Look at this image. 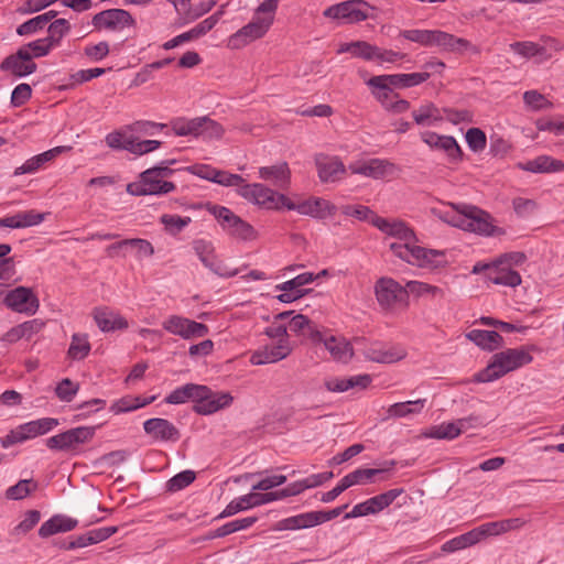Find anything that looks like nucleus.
I'll return each instance as SVG.
<instances>
[{"instance_id":"nucleus-1","label":"nucleus","mask_w":564,"mask_h":564,"mask_svg":"<svg viewBox=\"0 0 564 564\" xmlns=\"http://www.w3.org/2000/svg\"><path fill=\"white\" fill-rule=\"evenodd\" d=\"M194 402L193 410L197 414L209 415L226 409L234 402V397L225 391H212L207 386L186 383L174 389L166 398L169 404Z\"/></svg>"},{"instance_id":"nucleus-2","label":"nucleus","mask_w":564,"mask_h":564,"mask_svg":"<svg viewBox=\"0 0 564 564\" xmlns=\"http://www.w3.org/2000/svg\"><path fill=\"white\" fill-rule=\"evenodd\" d=\"M442 219L453 227L486 237L506 234L503 228L494 224L490 214L473 205H462L459 209L447 212Z\"/></svg>"},{"instance_id":"nucleus-3","label":"nucleus","mask_w":564,"mask_h":564,"mask_svg":"<svg viewBox=\"0 0 564 564\" xmlns=\"http://www.w3.org/2000/svg\"><path fill=\"white\" fill-rule=\"evenodd\" d=\"M174 162V160L162 161L158 165L143 171L138 182L130 183L127 186L128 193L134 196H143L164 195L174 192L176 185L167 181L174 173V170L170 167V164Z\"/></svg>"},{"instance_id":"nucleus-4","label":"nucleus","mask_w":564,"mask_h":564,"mask_svg":"<svg viewBox=\"0 0 564 564\" xmlns=\"http://www.w3.org/2000/svg\"><path fill=\"white\" fill-rule=\"evenodd\" d=\"M533 360L527 347L508 348L495 354L485 369L475 376L477 382H492Z\"/></svg>"},{"instance_id":"nucleus-5","label":"nucleus","mask_w":564,"mask_h":564,"mask_svg":"<svg viewBox=\"0 0 564 564\" xmlns=\"http://www.w3.org/2000/svg\"><path fill=\"white\" fill-rule=\"evenodd\" d=\"M358 351L369 361L378 364H394L406 357V350L399 344H388L383 341H370L365 338H355L354 340Z\"/></svg>"},{"instance_id":"nucleus-6","label":"nucleus","mask_w":564,"mask_h":564,"mask_svg":"<svg viewBox=\"0 0 564 564\" xmlns=\"http://www.w3.org/2000/svg\"><path fill=\"white\" fill-rule=\"evenodd\" d=\"M208 212L230 237L245 241L256 239L257 232L254 228L229 208L220 205H210L208 206Z\"/></svg>"},{"instance_id":"nucleus-7","label":"nucleus","mask_w":564,"mask_h":564,"mask_svg":"<svg viewBox=\"0 0 564 564\" xmlns=\"http://www.w3.org/2000/svg\"><path fill=\"white\" fill-rule=\"evenodd\" d=\"M373 292L379 306L384 311H393L399 306H406L409 292L394 279L389 276L379 278Z\"/></svg>"},{"instance_id":"nucleus-8","label":"nucleus","mask_w":564,"mask_h":564,"mask_svg":"<svg viewBox=\"0 0 564 564\" xmlns=\"http://www.w3.org/2000/svg\"><path fill=\"white\" fill-rule=\"evenodd\" d=\"M239 196L251 204L267 209H280L286 207L288 197L267 187L261 183L245 184L237 189Z\"/></svg>"},{"instance_id":"nucleus-9","label":"nucleus","mask_w":564,"mask_h":564,"mask_svg":"<svg viewBox=\"0 0 564 564\" xmlns=\"http://www.w3.org/2000/svg\"><path fill=\"white\" fill-rule=\"evenodd\" d=\"M509 47L514 54L525 59L534 58L535 63L542 64L552 57L553 52L562 50L563 45L555 39L543 37L542 43L520 41L511 43Z\"/></svg>"},{"instance_id":"nucleus-10","label":"nucleus","mask_w":564,"mask_h":564,"mask_svg":"<svg viewBox=\"0 0 564 564\" xmlns=\"http://www.w3.org/2000/svg\"><path fill=\"white\" fill-rule=\"evenodd\" d=\"M371 7L362 0H347L328 7L324 10L325 18L337 20L340 23L352 24L365 21L369 17Z\"/></svg>"},{"instance_id":"nucleus-11","label":"nucleus","mask_w":564,"mask_h":564,"mask_svg":"<svg viewBox=\"0 0 564 564\" xmlns=\"http://www.w3.org/2000/svg\"><path fill=\"white\" fill-rule=\"evenodd\" d=\"M106 144L113 150H124L134 155H143L159 149L162 144L158 140H140L138 135L124 132H110L106 135Z\"/></svg>"},{"instance_id":"nucleus-12","label":"nucleus","mask_w":564,"mask_h":564,"mask_svg":"<svg viewBox=\"0 0 564 564\" xmlns=\"http://www.w3.org/2000/svg\"><path fill=\"white\" fill-rule=\"evenodd\" d=\"M273 22L272 17L254 15L253 19L228 39V47L240 50L251 42L261 39L270 29Z\"/></svg>"},{"instance_id":"nucleus-13","label":"nucleus","mask_w":564,"mask_h":564,"mask_svg":"<svg viewBox=\"0 0 564 564\" xmlns=\"http://www.w3.org/2000/svg\"><path fill=\"white\" fill-rule=\"evenodd\" d=\"M193 250L205 268L214 274L221 278H232L239 273L238 269L229 268L224 261L219 260L215 252L212 241L205 239H195L192 242Z\"/></svg>"},{"instance_id":"nucleus-14","label":"nucleus","mask_w":564,"mask_h":564,"mask_svg":"<svg viewBox=\"0 0 564 564\" xmlns=\"http://www.w3.org/2000/svg\"><path fill=\"white\" fill-rule=\"evenodd\" d=\"M95 435V427L79 426L56 434L46 440V446L57 451H73L78 445L87 443Z\"/></svg>"},{"instance_id":"nucleus-15","label":"nucleus","mask_w":564,"mask_h":564,"mask_svg":"<svg viewBox=\"0 0 564 564\" xmlns=\"http://www.w3.org/2000/svg\"><path fill=\"white\" fill-rule=\"evenodd\" d=\"M162 326L170 334L180 336L186 340L205 337L209 332L207 325L180 315L169 316L163 322Z\"/></svg>"},{"instance_id":"nucleus-16","label":"nucleus","mask_w":564,"mask_h":564,"mask_svg":"<svg viewBox=\"0 0 564 564\" xmlns=\"http://www.w3.org/2000/svg\"><path fill=\"white\" fill-rule=\"evenodd\" d=\"M286 209L296 210L299 214L310 216L317 219H324L336 214V206L330 202L321 197H311L299 204L288 198Z\"/></svg>"},{"instance_id":"nucleus-17","label":"nucleus","mask_w":564,"mask_h":564,"mask_svg":"<svg viewBox=\"0 0 564 564\" xmlns=\"http://www.w3.org/2000/svg\"><path fill=\"white\" fill-rule=\"evenodd\" d=\"M4 304L14 312L33 315L39 308V300L31 289L18 286L4 297Z\"/></svg>"},{"instance_id":"nucleus-18","label":"nucleus","mask_w":564,"mask_h":564,"mask_svg":"<svg viewBox=\"0 0 564 564\" xmlns=\"http://www.w3.org/2000/svg\"><path fill=\"white\" fill-rule=\"evenodd\" d=\"M93 25L96 29L122 30L134 24L132 15L123 9H108L94 15Z\"/></svg>"},{"instance_id":"nucleus-19","label":"nucleus","mask_w":564,"mask_h":564,"mask_svg":"<svg viewBox=\"0 0 564 564\" xmlns=\"http://www.w3.org/2000/svg\"><path fill=\"white\" fill-rule=\"evenodd\" d=\"M348 169L352 174L378 180L392 174L395 165L386 159H369L354 162L349 164Z\"/></svg>"},{"instance_id":"nucleus-20","label":"nucleus","mask_w":564,"mask_h":564,"mask_svg":"<svg viewBox=\"0 0 564 564\" xmlns=\"http://www.w3.org/2000/svg\"><path fill=\"white\" fill-rule=\"evenodd\" d=\"M0 69L14 77H25L36 70V64L30 59L26 48H19L1 62Z\"/></svg>"},{"instance_id":"nucleus-21","label":"nucleus","mask_w":564,"mask_h":564,"mask_svg":"<svg viewBox=\"0 0 564 564\" xmlns=\"http://www.w3.org/2000/svg\"><path fill=\"white\" fill-rule=\"evenodd\" d=\"M143 430L155 442H177L181 437L178 429L169 420L152 417L143 423Z\"/></svg>"},{"instance_id":"nucleus-22","label":"nucleus","mask_w":564,"mask_h":564,"mask_svg":"<svg viewBox=\"0 0 564 564\" xmlns=\"http://www.w3.org/2000/svg\"><path fill=\"white\" fill-rule=\"evenodd\" d=\"M267 505V499L264 492H256L251 491L247 495L240 496L232 501H230L226 508L217 516L216 519H224L240 511H246L254 507H260Z\"/></svg>"},{"instance_id":"nucleus-23","label":"nucleus","mask_w":564,"mask_h":564,"mask_svg":"<svg viewBox=\"0 0 564 564\" xmlns=\"http://www.w3.org/2000/svg\"><path fill=\"white\" fill-rule=\"evenodd\" d=\"M318 177L323 183L336 182L345 174L344 163L336 156L318 154L315 158Z\"/></svg>"},{"instance_id":"nucleus-24","label":"nucleus","mask_w":564,"mask_h":564,"mask_svg":"<svg viewBox=\"0 0 564 564\" xmlns=\"http://www.w3.org/2000/svg\"><path fill=\"white\" fill-rule=\"evenodd\" d=\"M370 223L383 234L400 239L402 243L412 242L415 238L413 230L403 221L373 216Z\"/></svg>"},{"instance_id":"nucleus-25","label":"nucleus","mask_w":564,"mask_h":564,"mask_svg":"<svg viewBox=\"0 0 564 564\" xmlns=\"http://www.w3.org/2000/svg\"><path fill=\"white\" fill-rule=\"evenodd\" d=\"M291 352L289 340L278 341L274 345L264 346L251 355L252 365L273 364L286 358Z\"/></svg>"},{"instance_id":"nucleus-26","label":"nucleus","mask_w":564,"mask_h":564,"mask_svg":"<svg viewBox=\"0 0 564 564\" xmlns=\"http://www.w3.org/2000/svg\"><path fill=\"white\" fill-rule=\"evenodd\" d=\"M93 316L99 329L105 333L128 327L127 319L109 307H96Z\"/></svg>"},{"instance_id":"nucleus-27","label":"nucleus","mask_w":564,"mask_h":564,"mask_svg":"<svg viewBox=\"0 0 564 564\" xmlns=\"http://www.w3.org/2000/svg\"><path fill=\"white\" fill-rule=\"evenodd\" d=\"M68 148L66 147H55L51 150H47L41 154L34 155L28 159L21 166H18L13 175H22V174H33L42 169L46 163L53 161L58 154L66 151Z\"/></svg>"},{"instance_id":"nucleus-28","label":"nucleus","mask_w":564,"mask_h":564,"mask_svg":"<svg viewBox=\"0 0 564 564\" xmlns=\"http://www.w3.org/2000/svg\"><path fill=\"white\" fill-rule=\"evenodd\" d=\"M259 177L263 181L271 182L278 188L286 189L290 185L291 171L288 163L282 162L275 165L260 167Z\"/></svg>"},{"instance_id":"nucleus-29","label":"nucleus","mask_w":564,"mask_h":564,"mask_svg":"<svg viewBox=\"0 0 564 564\" xmlns=\"http://www.w3.org/2000/svg\"><path fill=\"white\" fill-rule=\"evenodd\" d=\"M486 281L509 288H516L521 284L522 279L518 271L503 267L494 261V269L485 274Z\"/></svg>"},{"instance_id":"nucleus-30","label":"nucleus","mask_w":564,"mask_h":564,"mask_svg":"<svg viewBox=\"0 0 564 564\" xmlns=\"http://www.w3.org/2000/svg\"><path fill=\"white\" fill-rule=\"evenodd\" d=\"M518 167L532 173L562 172L564 171V162L549 155H540L524 163H518Z\"/></svg>"},{"instance_id":"nucleus-31","label":"nucleus","mask_w":564,"mask_h":564,"mask_svg":"<svg viewBox=\"0 0 564 564\" xmlns=\"http://www.w3.org/2000/svg\"><path fill=\"white\" fill-rule=\"evenodd\" d=\"M395 465V460H386L378 468H358L350 473L354 485L372 484L377 476L383 480L386 479L384 475L391 471Z\"/></svg>"},{"instance_id":"nucleus-32","label":"nucleus","mask_w":564,"mask_h":564,"mask_svg":"<svg viewBox=\"0 0 564 564\" xmlns=\"http://www.w3.org/2000/svg\"><path fill=\"white\" fill-rule=\"evenodd\" d=\"M77 524L78 521L74 518L65 514H55L41 525L39 535L41 538H48L56 533L68 532L75 529Z\"/></svg>"},{"instance_id":"nucleus-33","label":"nucleus","mask_w":564,"mask_h":564,"mask_svg":"<svg viewBox=\"0 0 564 564\" xmlns=\"http://www.w3.org/2000/svg\"><path fill=\"white\" fill-rule=\"evenodd\" d=\"M384 75L372 76L368 79L367 85L372 89L373 97L387 109L394 98H398V94L393 91V86L388 84L384 79Z\"/></svg>"},{"instance_id":"nucleus-34","label":"nucleus","mask_w":564,"mask_h":564,"mask_svg":"<svg viewBox=\"0 0 564 564\" xmlns=\"http://www.w3.org/2000/svg\"><path fill=\"white\" fill-rule=\"evenodd\" d=\"M466 337L485 350H496L503 345L502 336L495 330L471 329Z\"/></svg>"},{"instance_id":"nucleus-35","label":"nucleus","mask_w":564,"mask_h":564,"mask_svg":"<svg viewBox=\"0 0 564 564\" xmlns=\"http://www.w3.org/2000/svg\"><path fill=\"white\" fill-rule=\"evenodd\" d=\"M390 249L393 254L412 265L421 264L424 254L426 253V248L413 245L411 242L408 243H398L393 242L390 245Z\"/></svg>"},{"instance_id":"nucleus-36","label":"nucleus","mask_w":564,"mask_h":564,"mask_svg":"<svg viewBox=\"0 0 564 564\" xmlns=\"http://www.w3.org/2000/svg\"><path fill=\"white\" fill-rule=\"evenodd\" d=\"M325 348L329 351L330 356L341 362H348L352 355L354 349L351 345L345 339L335 336H329L324 340Z\"/></svg>"},{"instance_id":"nucleus-37","label":"nucleus","mask_w":564,"mask_h":564,"mask_svg":"<svg viewBox=\"0 0 564 564\" xmlns=\"http://www.w3.org/2000/svg\"><path fill=\"white\" fill-rule=\"evenodd\" d=\"M57 17V12L50 10L43 14L36 15L17 28V34L20 36H28L43 30L52 20Z\"/></svg>"},{"instance_id":"nucleus-38","label":"nucleus","mask_w":564,"mask_h":564,"mask_svg":"<svg viewBox=\"0 0 564 564\" xmlns=\"http://www.w3.org/2000/svg\"><path fill=\"white\" fill-rule=\"evenodd\" d=\"M384 76L383 80H388V84L392 85L393 88H410L426 82L431 74L429 72H420L410 74H389Z\"/></svg>"},{"instance_id":"nucleus-39","label":"nucleus","mask_w":564,"mask_h":564,"mask_svg":"<svg viewBox=\"0 0 564 564\" xmlns=\"http://www.w3.org/2000/svg\"><path fill=\"white\" fill-rule=\"evenodd\" d=\"M41 328V324L37 321H28L10 328L2 337L1 340L8 344H13L22 338L30 339Z\"/></svg>"},{"instance_id":"nucleus-40","label":"nucleus","mask_w":564,"mask_h":564,"mask_svg":"<svg viewBox=\"0 0 564 564\" xmlns=\"http://www.w3.org/2000/svg\"><path fill=\"white\" fill-rule=\"evenodd\" d=\"M434 46H438L448 52L460 53L469 48L471 44L465 39L457 37L444 31L436 30Z\"/></svg>"},{"instance_id":"nucleus-41","label":"nucleus","mask_w":564,"mask_h":564,"mask_svg":"<svg viewBox=\"0 0 564 564\" xmlns=\"http://www.w3.org/2000/svg\"><path fill=\"white\" fill-rule=\"evenodd\" d=\"M164 128H166L165 123L150 120H137L119 130H115L113 132H124L127 134H134L140 138L141 135H154Z\"/></svg>"},{"instance_id":"nucleus-42","label":"nucleus","mask_w":564,"mask_h":564,"mask_svg":"<svg viewBox=\"0 0 564 564\" xmlns=\"http://www.w3.org/2000/svg\"><path fill=\"white\" fill-rule=\"evenodd\" d=\"M212 22L213 21H208V22L200 21L198 24H196L191 30H188L182 34H178L175 37H173L172 40L165 42L163 44V48L172 50V48L180 46L181 44H183L185 42H189L192 40H196V39L205 35L207 32H209V25L212 24Z\"/></svg>"},{"instance_id":"nucleus-43","label":"nucleus","mask_w":564,"mask_h":564,"mask_svg":"<svg viewBox=\"0 0 564 564\" xmlns=\"http://www.w3.org/2000/svg\"><path fill=\"white\" fill-rule=\"evenodd\" d=\"M350 53L354 57H359L366 61H375L377 46L371 45L365 41H356L345 43L338 48V53Z\"/></svg>"},{"instance_id":"nucleus-44","label":"nucleus","mask_w":564,"mask_h":564,"mask_svg":"<svg viewBox=\"0 0 564 564\" xmlns=\"http://www.w3.org/2000/svg\"><path fill=\"white\" fill-rule=\"evenodd\" d=\"M257 517H247L227 522L208 534V539L224 538L231 533L246 530L257 522Z\"/></svg>"},{"instance_id":"nucleus-45","label":"nucleus","mask_w":564,"mask_h":564,"mask_svg":"<svg viewBox=\"0 0 564 564\" xmlns=\"http://www.w3.org/2000/svg\"><path fill=\"white\" fill-rule=\"evenodd\" d=\"M413 120L419 126H432L436 121L443 120L440 109L432 102L422 105L412 112Z\"/></svg>"},{"instance_id":"nucleus-46","label":"nucleus","mask_w":564,"mask_h":564,"mask_svg":"<svg viewBox=\"0 0 564 564\" xmlns=\"http://www.w3.org/2000/svg\"><path fill=\"white\" fill-rule=\"evenodd\" d=\"M202 117H196L192 119L187 118H176L171 121V127L173 132L178 137H199Z\"/></svg>"},{"instance_id":"nucleus-47","label":"nucleus","mask_w":564,"mask_h":564,"mask_svg":"<svg viewBox=\"0 0 564 564\" xmlns=\"http://www.w3.org/2000/svg\"><path fill=\"white\" fill-rule=\"evenodd\" d=\"M155 400V397L142 399L140 397L126 395L117 400L110 408L115 414L124 413L143 408Z\"/></svg>"},{"instance_id":"nucleus-48","label":"nucleus","mask_w":564,"mask_h":564,"mask_svg":"<svg viewBox=\"0 0 564 564\" xmlns=\"http://www.w3.org/2000/svg\"><path fill=\"white\" fill-rule=\"evenodd\" d=\"M425 402V399L398 402L389 406L388 414L392 417H404L412 414H419L423 410Z\"/></svg>"},{"instance_id":"nucleus-49","label":"nucleus","mask_w":564,"mask_h":564,"mask_svg":"<svg viewBox=\"0 0 564 564\" xmlns=\"http://www.w3.org/2000/svg\"><path fill=\"white\" fill-rule=\"evenodd\" d=\"M70 31V23L66 19H54L47 28L45 39L55 48L59 46L63 37Z\"/></svg>"},{"instance_id":"nucleus-50","label":"nucleus","mask_w":564,"mask_h":564,"mask_svg":"<svg viewBox=\"0 0 564 564\" xmlns=\"http://www.w3.org/2000/svg\"><path fill=\"white\" fill-rule=\"evenodd\" d=\"M315 527L313 511L285 518L278 523L279 530H299Z\"/></svg>"},{"instance_id":"nucleus-51","label":"nucleus","mask_w":564,"mask_h":564,"mask_svg":"<svg viewBox=\"0 0 564 564\" xmlns=\"http://www.w3.org/2000/svg\"><path fill=\"white\" fill-rule=\"evenodd\" d=\"M478 543L475 530H470L464 534L455 536L448 541H446L442 545V551L445 553H453L456 551L464 550L466 547L473 546Z\"/></svg>"},{"instance_id":"nucleus-52","label":"nucleus","mask_w":564,"mask_h":564,"mask_svg":"<svg viewBox=\"0 0 564 564\" xmlns=\"http://www.w3.org/2000/svg\"><path fill=\"white\" fill-rule=\"evenodd\" d=\"M160 223L164 226L166 234L177 236L192 223V218L174 214H163L160 217Z\"/></svg>"},{"instance_id":"nucleus-53","label":"nucleus","mask_w":564,"mask_h":564,"mask_svg":"<svg viewBox=\"0 0 564 564\" xmlns=\"http://www.w3.org/2000/svg\"><path fill=\"white\" fill-rule=\"evenodd\" d=\"M460 435L459 427L456 420L452 422H443L438 425L432 426L426 433L427 437L436 440H454Z\"/></svg>"},{"instance_id":"nucleus-54","label":"nucleus","mask_w":564,"mask_h":564,"mask_svg":"<svg viewBox=\"0 0 564 564\" xmlns=\"http://www.w3.org/2000/svg\"><path fill=\"white\" fill-rule=\"evenodd\" d=\"M315 280L316 276L313 273L304 272L289 281L276 285V289L280 291H294L295 293L302 294V296H304L307 293V290H303L302 286L310 284Z\"/></svg>"},{"instance_id":"nucleus-55","label":"nucleus","mask_w":564,"mask_h":564,"mask_svg":"<svg viewBox=\"0 0 564 564\" xmlns=\"http://www.w3.org/2000/svg\"><path fill=\"white\" fill-rule=\"evenodd\" d=\"M90 351L88 336L85 334H74L68 348V356L74 360L84 359Z\"/></svg>"},{"instance_id":"nucleus-56","label":"nucleus","mask_w":564,"mask_h":564,"mask_svg":"<svg viewBox=\"0 0 564 564\" xmlns=\"http://www.w3.org/2000/svg\"><path fill=\"white\" fill-rule=\"evenodd\" d=\"M437 140L436 150L443 151L453 162L462 160L463 151L454 137L440 134V139Z\"/></svg>"},{"instance_id":"nucleus-57","label":"nucleus","mask_w":564,"mask_h":564,"mask_svg":"<svg viewBox=\"0 0 564 564\" xmlns=\"http://www.w3.org/2000/svg\"><path fill=\"white\" fill-rule=\"evenodd\" d=\"M402 492L403 489L394 488L383 494L377 495L372 498H369L367 500L373 513H378L382 511L384 508L389 507Z\"/></svg>"},{"instance_id":"nucleus-58","label":"nucleus","mask_w":564,"mask_h":564,"mask_svg":"<svg viewBox=\"0 0 564 564\" xmlns=\"http://www.w3.org/2000/svg\"><path fill=\"white\" fill-rule=\"evenodd\" d=\"M436 30H404L400 33L402 37L423 46H434Z\"/></svg>"},{"instance_id":"nucleus-59","label":"nucleus","mask_w":564,"mask_h":564,"mask_svg":"<svg viewBox=\"0 0 564 564\" xmlns=\"http://www.w3.org/2000/svg\"><path fill=\"white\" fill-rule=\"evenodd\" d=\"M37 484L32 479H22L6 491V497L11 500H20L25 498L31 491L35 490Z\"/></svg>"},{"instance_id":"nucleus-60","label":"nucleus","mask_w":564,"mask_h":564,"mask_svg":"<svg viewBox=\"0 0 564 564\" xmlns=\"http://www.w3.org/2000/svg\"><path fill=\"white\" fill-rule=\"evenodd\" d=\"M196 478V475L193 470H183L175 476H173L167 482H166V489L170 492H176L180 491L187 486H189Z\"/></svg>"},{"instance_id":"nucleus-61","label":"nucleus","mask_w":564,"mask_h":564,"mask_svg":"<svg viewBox=\"0 0 564 564\" xmlns=\"http://www.w3.org/2000/svg\"><path fill=\"white\" fill-rule=\"evenodd\" d=\"M20 48H26L30 59L40 58L50 54V52L54 48L45 37L37 39L28 43L26 45L21 46Z\"/></svg>"},{"instance_id":"nucleus-62","label":"nucleus","mask_w":564,"mask_h":564,"mask_svg":"<svg viewBox=\"0 0 564 564\" xmlns=\"http://www.w3.org/2000/svg\"><path fill=\"white\" fill-rule=\"evenodd\" d=\"M224 134L223 127L207 116L202 117L199 137L204 139H219Z\"/></svg>"},{"instance_id":"nucleus-63","label":"nucleus","mask_w":564,"mask_h":564,"mask_svg":"<svg viewBox=\"0 0 564 564\" xmlns=\"http://www.w3.org/2000/svg\"><path fill=\"white\" fill-rule=\"evenodd\" d=\"M78 389V383H75L70 379L65 378L57 384L55 393L61 401L70 402L77 394Z\"/></svg>"},{"instance_id":"nucleus-64","label":"nucleus","mask_w":564,"mask_h":564,"mask_svg":"<svg viewBox=\"0 0 564 564\" xmlns=\"http://www.w3.org/2000/svg\"><path fill=\"white\" fill-rule=\"evenodd\" d=\"M466 142L470 150L478 152L482 151L486 148L487 139L486 134L479 128H470L466 132Z\"/></svg>"}]
</instances>
